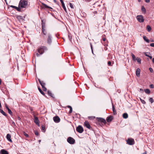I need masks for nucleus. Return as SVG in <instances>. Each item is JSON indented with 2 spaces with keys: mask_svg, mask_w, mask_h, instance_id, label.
I'll use <instances>...</instances> for the list:
<instances>
[{
  "mask_svg": "<svg viewBox=\"0 0 154 154\" xmlns=\"http://www.w3.org/2000/svg\"><path fill=\"white\" fill-rule=\"evenodd\" d=\"M8 112L9 114H11L12 113V112L11 110L9 109H8Z\"/></svg>",
  "mask_w": 154,
  "mask_h": 154,
  "instance_id": "f704fd0d",
  "label": "nucleus"
},
{
  "mask_svg": "<svg viewBox=\"0 0 154 154\" xmlns=\"http://www.w3.org/2000/svg\"><path fill=\"white\" fill-rule=\"evenodd\" d=\"M60 2H61V4H63V3H64V2H63V1L62 0H60Z\"/></svg>",
  "mask_w": 154,
  "mask_h": 154,
  "instance_id": "09e8293b",
  "label": "nucleus"
},
{
  "mask_svg": "<svg viewBox=\"0 0 154 154\" xmlns=\"http://www.w3.org/2000/svg\"><path fill=\"white\" fill-rule=\"evenodd\" d=\"M145 2L147 3H149L150 2V0H145Z\"/></svg>",
  "mask_w": 154,
  "mask_h": 154,
  "instance_id": "a18cd8bd",
  "label": "nucleus"
},
{
  "mask_svg": "<svg viewBox=\"0 0 154 154\" xmlns=\"http://www.w3.org/2000/svg\"><path fill=\"white\" fill-rule=\"evenodd\" d=\"M131 55L132 56L133 60L134 61H135L136 60V58L135 55L132 53H131Z\"/></svg>",
  "mask_w": 154,
  "mask_h": 154,
  "instance_id": "dca6fc26",
  "label": "nucleus"
},
{
  "mask_svg": "<svg viewBox=\"0 0 154 154\" xmlns=\"http://www.w3.org/2000/svg\"><path fill=\"white\" fill-rule=\"evenodd\" d=\"M48 94L50 96H51V97H53V95L52 94V93L50 91H48Z\"/></svg>",
  "mask_w": 154,
  "mask_h": 154,
  "instance_id": "7c9ffc66",
  "label": "nucleus"
},
{
  "mask_svg": "<svg viewBox=\"0 0 154 154\" xmlns=\"http://www.w3.org/2000/svg\"><path fill=\"white\" fill-rule=\"evenodd\" d=\"M14 122H13V123L14 124Z\"/></svg>",
  "mask_w": 154,
  "mask_h": 154,
  "instance_id": "0e129e2a",
  "label": "nucleus"
},
{
  "mask_svg": "<svg viewBox=\"0 0 154 154\" xmlns=\"http://www.w3.org/2000/svg\"><path fill=\"white\" fill-rule=\"evenodd\" d=\"M67 141L69 143L71 144H73L75 142V140L70 137H69L68 138Z\"/></svg>",
  "mask_w": 154,
  "mask_h": 154,
  "instance_id": "20e7f679",
  "label": "nucleus"
},
{
  "mask_svg": "<svg viewBox=\"0 0 154 154\" xmlns=\"http://www.w3.org/2000/svg\"><path fill=\"white\" fill-rule=\"evenodd\" d=\"M127 143L130 145H132L134 144V140L132 139H128L127 140Z\"/></svg>",
  "mask_w": 154,
  "mask_h": 154,
  "instance_id": "39448f33",
  "label": "nucleus"
},
{
  "mask_svg": "<svg viewBox=\"0 0 154 154\" xmlns=\"http://www.w3.org/2000/svg\"><path fill=\"white\" fill-rule=\"evenodd\" d=\"M1 153L2 154H8V152L4 149H2L1 150Z\"/></svg>",
  "mask_w": 154,
  "mask_h": 154,
  "instance_id": "2eb2a0df",
  "label": "nucleus"
},
{
  "mask_svg": "<svg viewBox=\"0 0 154 154\" xmlns=\"http://www.w3.org/2000/svg\"><path fill=\"white\" fill-rule=\"evenodd\" d=\"M6 108L8 110V109H9L8 107L6 105Z\"/></svg>",
  "mask_w": 154,
  "mask_h": 154,
  "instance_id": "6e6d98bb",
  "label": "nucleus"
},
{
  "mask_svg": "<svg viewBox=\"0 0 154 154\" xmlns=\"http://www.w3.org/2000/svg\"><path fill=\"white\" fill-rule=\"evenodd\" d=\"M70 110L69 111V113H71L72 112V107H71V108L70 109Z\"/></svg>",
  "mask_w": 154,
  "mask_h": 154,
  "instance_id": "4c0bfd02",
  "label": "nucleus"
},
{
  "mask_svg": "<svg viewBox=\"0 0 154 154\" xmlns=\"http://www.w3.org/2000/svg\"><path fill=\"white\" fill-rule=\"evenodd\" d=\"M145 92L147 94H149L150 93V91L148 89H146L144 90Z\"/></svg>",
  "mask_w": 154,
  "mask_h": 154,
  "instance_id": "aec40b11",
  "label": "nucleus"
},
{
  "mask_svg": "<svg viewBox=\"0 0 154 154\" xmlns=\"http://www.w3.org/2000/svg\"><path fill=\"white\" fill-rule=\"evenodd\" d=\"M136 60H137V62L139 63H141V59L140 58H139L138 57H137L136 58Z\"/></svg>",
  "mask_w": 154,
  "mask_h": 154,
  "instance_id": "412c9836",
  "label": "nucleus"
},
{
  "mask_svg": "<svg viewBox=\"0 0 154 154\" xmlns=\"http://www.w3.org/2000/svg\"><path fill=\"white\" fill-rule=\"evenodd\" d=\"M38 89L40 92L43 95H44V94L43 92L41 90V89L39 88H38Z\"/></svg>",
  "mask_w": 154,
  "mask_h": 154,
  "instance_id": "c756f323",
  "label": "nucleus"
},
{
  "mask_svg": "<svg viewBox=\"0 0 154 154\" xmlns=\"http://www.w3.org/2000/svg\"><path fill=\"white\" fill-rule=\"evenodd\" d=\"M43 88V89L45 91H46L47 90L46 88L44 87H43V88Z\"/></svg>",
  "mask_w": 154,
  "mask_h": 154,
  "instance_id": "c03bdc74",
  "label": "nucleus"
},
{
  "mask_svg": "<svg viewBox=\"0 0 154 154\" xmlns=\"http://www.w3.org/2000/svg\"><path fill=\"white\" fill-rule=\"evenodd\" d=\"M141 10L143 12H144V13H146V10L144 7L143 6H142Z\"/></svg>",
  "mask_w": 154,
  "mask_h": 154,
  "instance_id": "5701e85b",
  "label": "nucleus"
},
{
  "mask_svg": "<svg viewBox=\"0 0 154 154\" xmlns=\"http://www.w3.org/2000/svg\"><path fill=\"white\" fill-rule=\"evenodd\" d=\"M148 57H149L151 59H152V57L151 56H149Z\"/></svg>",
  "mask_w": 154,
  "mask_h": 154,
  "instance_id": "864d4df0",
  "label": "nucleus"
},
{
  "mask_svg": "<svg viewBox=\"0 0 154 154\" xmlns=\"http://www.w3.org/2000/svg\"><path fill=\"white\" fill-rule=\"evenodd\" d=\"M36 55H37V56H39V54H38V53H37V54H36Z\"/></svg>",
  "mask_w": 154,
  "mask_h": 154,
  "instance_id": "680f3d73",
  "label": "nucleus"
},
{
  "mask_svg": "<svg viewBox=\"0 0 154 154\" xmlns=\"http://www.w3.org/2000/svg\"><path fill=\"white\" fill-rule=\"evenodd\" d=\"M42 31L43 33H44V34L45 35H46L45 31V29L43 28V27L42 26Z\"/></svg>",
  "mask_w": 154,
  "mask_h": 154,
  "instance_id": "2f4dec72",
  "label": "nucleus"
},
{
  "mask_svg": "<svg viewBox=\"0 0 154 154\" xmlns=\"http://www.w3.org/2000/svg\"><path fill=\"white\" fill-rule=\"evenodd\" d=\"M11 7H12L13 8H17V7H16V6H13V5H11Z\"/></svg>",
  "mask_w": 154,
  "mask_h": 154,
  "instance_id": "49530a36",
  "label": "nucleus"
},
{
  "mask_svg": "<svg viewBox=\"0 0 154 154\" xmlns=\"http://www.w3.org/2000/svg\"><path fill=\"white\" fill-rule=\"evenodd\" d=\"M35 134L36 135H38V132L37 131H35Z\"/></svg>",
  "mask_w": 154,
  "mask_h": 154,
  "instance_id": "79ce46f5",
  "label": "nucleus"
},
{
  "mask_svg": "<svg viewBox=\"0 0 154 154\" xmlns=\"http://www.w3.org/2000/svg\"><path fill=\"white\" fill-rule=\"evenodd\" d=\"M84 125L87 128L89 129L90 128L91 126L88 122L85 121L84 123Z\"/></svg>",
  "mask_w": 154,
  "mask_h": 154,
  "instance_id": "ddd939ff",
  "label": "nucleus"
},
{
  "mask_svg": "<svg viewBox=\"0 0 154 154\" xmlns=\"http://www.w3.org/2000/svg\"><path fill=\"white\" fill-rule=\"evenodd\" d=\"M112 109H113V112L114 114H116V110H115L113 106L112 107Z\"/></svg>",
  "mask_w": 154,
  "mask_h": 154,
  "instance_id": "473e14b6",
  "label": "nucleus"
},
{
  "mask_svg": "<svg viewBox=\"0 0 154 154\" xmlns=\"http://www.w3.org/2000/svg\"><path fill=\"white\" fill-rule=\"evenodd\" d=\"M128 116V115L127 113H124L123 115V117L124 119H127Z\"/></svg>",
  "mask_w": 154,
  "mask_h": 154,
  "instance_id": "a211bd4d",
  "label": "nucleus"
},
{
  "mask_svg": "<svg viewBox=\"0 0 154 154\" xmlns=\"http://www.w3.org/2000/svg\"><path fill=\"white\" fill-rule=\"evenodd\" d=\"M91 50H92V52L93 53V49H92V45H91Z\"/></svg>",
  "mask_w": 154,
  "mask_h": 154,
  "instance_id": "8fccbe9b",
  "label": "nucleus"
},
{
  "mask_svg": "<svg viewBox=\"0 0 154 154\" xmlns=\"http://www.w3.org/2000/svg\"><path fill=\"white\" fill-rule=\"evenodd\" d=\"M140 91H142V92H143V89H142L140 88Z\"/></svg>",
  "mask_w": 154,
  "mask_h": 154,
  "instance_id": "13d9d810",
  "label": "nucleus"
},
{
  "mask_svg": "<svg viewBox=\"0 0 154 154\" xmlns=\"http://www.w3.org/2000/svg\"><path fill=\"white\" fill-rule=\"evenodd\" d=\"M111 63L110 61H109L108 63V64L109 66L111 65Z\"/></svg>",
  "mask_w": 154,
  "mask_h": 154,
  "instance_id": "ea45409f",
  "label": "nucleus"
},
{
  "mask_svg": "<svg viewBox=\"0 0 154 154\" xmlns=\"http://www.w3.org/2000/svg\"><path fill=\"white\" fill-rule=\"evenodd\" d=\"M69 5L70 7L72 8H73V6L72 5V3H69Z\"/></svg>",
  "mask_w": 154,
  "mask_h": 154,
  "instance_id": "72a5a7b5",
  "label": "nucleus"
},
{
  "mask_svg": "<svg viewBox=\"0 0 154 154\" xmlns=\"http://www.w3.org/2000/svg\"><path fill=\"white\" fill-rule=\"evenodd\" d=\"M67 107L69 108L70 109L71 108V107H72L70 106H68Z\"/></svg>",
  "mask_w": 154,
  "mask_h": 154,
  "instance_id": "4d7b16f0",
  "label": "nucleus"
},
{
  "mask_svg": "<svg viewBox=\"0 0 154 154\" xmlns=\"http://www.w3.org/2000/svg\"><path fill=\"white\" fill-rule=\"evenodd\" d=\"M143 38L144 40L147 42L149 43V40L148 39H147V37L145 36H143Z\"/></svg>",
  "mask_w": 154,
  "mask_h": 154,
  "instance_id": "f3484780",
  "label": "nucleus"
},
{
  "mask_svg": "<svg viewBox=\"0 0 154 154\" xmlns=\"http://www.w3.org/2000/svg\"><path fill=\"white\" fill-rule=\"evenodd\" d=\"M34 122L36 124L39 125V121L38 118L35 116L34 117Z\"/></svg>",
  "mask_w": 154,
  "mask_h": 154,
  "instance_id": "9b49d317",
  "label": "nucleus"
},
{
  "mask_svg": "<svg viewBox=\"0 0 154 154\" xmlns=\"http://www.w3.org/2000/svg\"><path fill=\"white\" fill-rule=\"evenodd\" d=\"M51 36L50 34H49L48 38L47 39V42L48 44H50L51 43Z\"/></svg>",
  "mask_w": 154,
  "mask_h": 154,
  "instance_id": "6e6552de",
  "label": "nucleus"
},
{
  "mask_svg": "<svg viewBox=\"0 0 154 154\" xmlns=\"http://www.w3.org/2000/svg\"><path fill=\"white\" fill-rule=\"evenodd\" d=\"M28 5L27 2L26 0H20L19 4V7L21 8H25Z\"/></svg>",
  "mask_w": 154,
  "mask_h": 154,
  "instance_id": "f257e3e1",
  "label": "nucleus"
},
{
  "mask_svg": "<svg viewBox=\"0 0 154 154\" xmlns=\"http://www.w3.org/2000/svg\"><path fill=\"white\" fill-rule=\"evenodd\" d=\"M42 5H43L44 7H45V8H50L51 9L52 8H51L47 6L46 4H45L44 3H42Z\"/></svg>",
  "mask_w": 154,
  "mask_h": 154,
  "instance_id": "4be33fe9",
  "label": "nucleus"
},
{
  "mask_svg": "<svg viewBox=\"0 0 154 154\" xmlns=\"http://www.w3.org/2000/svg\"><path fill=\"white\" fill-rule=\"evenodd\" d=\"M148 53H145L144 54L145 56L147 57H148L149 56V55H148L147 54Z\"/></svg>",
  "mask_w": 154,
  "mask_h": 154,
  "instance_id": "37998d69",
  "label": "nucleus"
},
{
  "mask_svg": "<svg viewBox=\"0 0 154 154\" xmlns=\"http://www.w3.org/2000/svg\"><path fill=\"white\" fill-rule=\"evenodd\" d=\"M76 130L79 133H82L83 131V129L81 126L79 125L77 128Z\"/></svg>",
  "mask_w": 154,
  "mask_h": 154,
  "instance_id": "423d86ee",
  "label": "nucleus"
},
{
  "mask_svg": "<svg viewBox=\"0 0 154 154\" xmlns=\"http://www.w3.org/2000/svg\"><path fill=\"white\" fill-rule=\"evenodd\" d=\"M14 122H13V123L14 124Z\"/></svg>",
  "mask_w": 154,
  "mask_h": 154,
  "instance_id": "69168bd1",
  "label": "nucleus"
},
{
  "mask_svg": "<svg viewBox=\"0 0 154 154\" xmlns=\"http://www.w3.org/2000/svg\"><path fill=\"white\" fill-rule=\"evenodd\" d=\"M138 1L139 2H141V0H138Z\"/></svg>",
  "mask_w": 154,
  "mask_h": 154,
  "instance_id": "e2e57ef3",
  "label": "nucleus"
},
{
  "mask_svg": "<svg viewBox=\"0 0 154 154\" xmlns=\"http://www.w3.org/2000/svg\"><path fill=\"white\" fill-rule=\"evenodd\" d=\"M149 101L152 103L154 102V100L152 97H150L149 99Z\"/></svg>",
  "mask_w": 154,
  "mask_h": 154,
  "instance_id": "cd10ccee",
  "label": "nucleus"
},
{
  "mask_svg": "<svg viewBox=\"0 0 154 154\" xmlns=\"http://www.w3.org/2000/svg\"><path fill=\"white\" fill-rule=\"evenodd\" d=\"M140 99L141 101V102L143 104H145L146 103V102L144 100L141 99L140 98Z\"/></svg>",
  "mask_w": 154,
  "mask_h": 154,
  "instance_id": "c85d7f7f",
  "label": "nucleus"
},
{
  "mask_svg": "<svg viewBox=\"0 0 154 154\" xmlns=\"http://www.w3.org/2000/svg\"><path fill=\"white\" fill-rule=\"evenodd\" d=\"M1 82H2L1 80V79H0V84H1Z\"/></svg>",
  "mask_w": 154,
  "mask_h": 154,
  "instance_id": "052dcab7",
  "label": "nucleus"
},
{
  "mask_svg": "<svg viewBox=\"0 0 154 154\" xmlns=\"http://www.w3.org/2000/svg\"><path fill=\"white\" fill-rule=\"evenodd\" d=\"M142 154H147V152L146 151H145Z\"/></svg>",
  "mask_w": 154,
  "mask_h": 154,
  "instance_id": "5fc2aeb1",
  "label": "nucleus"
},
{
  "mask_svg": "<svg viewBox=\"0 0 154 154\" xmlns=\"http://www.w3.org/2000/svg\"><path fill=\"white\" fill-rule=\"evenodd\" d=\"M103 41H105L106 40V38H103Z\"/></svg>",
  "mask_w": 154,
  "mask_h": 154,
  "instance_id": "3c124183",
  "label": "nucleus"
},
{
  "mask_svg": "<svg viewBox=\"0 0 154 154\" xmlns=\"http://www.w3.org/2000/svg\"><path fill=\"white\" fill-rule=\"evenodd\" d=\"M47 48L45 46L42 47L38 49V53L41 54H42L45 51L47 50Z\"/></svg>",
  "mask_w": 154,
  "mask_h": 154,
  "instance_id": "f03ea898",
  "label": "nucleus"
},
{
  "mask_svg": "<svg viewBox=\"0 0 154 154\" xmlns=\"http://www.w3.org/2000/svg\"><path fill=\"white\" fill-rule=\"evenodd\" d=\"M0 112L4 115L5 116H6V114L5 113L2 109H0Z\"/></svg>",
  "mask_w": 154,
  "mask_h": 154,
  "instance_id": "393cba45",
  "label": "nucleus"
},
{
  "mask_svg": "<svg viewBox=\"0 0 154 154\" xmlns=\"http://www.w3.org/2000/svg\"><path fill=\"white\" fill-rule=\"evenodd\" d=\"M140 70L139 68H137L136 71V75L137 77H139L140 75Z\"/></svg>",
  "mask_w": 154,
  "mask_h": 154,
  "instance_id": "f8f14e48",
  "label": "nucleus"
},
{
  "mask_svg": "<svg viewBox=\"0 0 154 154\" xmlns=\"http://www.w3.org/2000/svg\"><path fill=\"white\" fill-rule=\"evenodd\" d=\"M136 18L137 20L140 23H143L144 21L143 17L142 15H137L136 17Z\"/></svg>",
  "mask_w": 154,
  "mask_h": 154,
  "instance_id": "7ed1b4c3",
  "label": "nucleus"
},
{
  "mask_svg": "<svg viewBox=\"0 0 154 154\" xmlns=\"http://www.w3.org/2000/svg\"><path fill=\"white\" fill-rule=\"evenodd\" d=\"M39 82L40 84L42 85V88H43V87H44L45 83H44L42 82H41L40 80H39Z\"/></svg>",
  "mask_w": 154,
  "mask_h": 154,
  "instance_id": "b1692460",
  "label": "nucleus"
},
{
  "mask_svg": "<svg viewBox=\"0 0 154 154\" xmlns=\"http://www.w3.org/2000/svg\"><path fill=\"white\" fill-rule=\"evenodd\" d=\"M18 19H20L21 18V16H19L17 17Z\"/></svg>",
  "mask_w": 154,
  "mask_h": 154,
  "instance_id": "603ef678",
  "label": "nucleus"
},
{
  "mask_svg": "<svg viewBox=\"0 0 154 154\" xmlns=\"http://www.w3.org/2000/svg\"><path fill=\"white\" fill-rule=\"evenodd\" d=\"M149 71H150V72H153V70L151 68H149Z\"/></svg>",
  "mask_w": 154,
  "mask_h": 154,
  "instance_id": "c9c22d12",
  "label": "nucleus"
},
{
  "mask_svg": "<svg viewBox=\"0 0 154 154\" xmlns=\"http://www.w3.org/2000/svg\"><path fill=\"white\" fill-rule=\"evenodd\" d=\"M88 118L90 120H93L95 118V116H89Z\"/></svg>",
  "mask_w": 154,
  "mask_h": 154,
  "instance_id": "bb28decb",
  "label": "nucleus"
},
{
  "mask_svg": "<svg viewBox=\"0 0 154 154\" xmlns=\"http://www.w3.org/2000/svg\"><path fill=\"white\" fill-rule=\"evenodd\" d=\"M62 5L63 8L64 10L66 12V9L65 7L64 4L63 3V4H62Z\"/></svg>",
  "mask_w": 154,
  "mask_h": 154,
  "instance_id": "a878e982",
  "label": "nucleus"
},
{
  "mask_svg": "<svg viewBox=\"0 0 154 154\" xmlns=\"http://www.w3.org/2000/svg\"><path fill=\"white\" fill-rule=\"evenodd\" d=\"M150 46L151 47H154V43H152L150 44Z\"/></svg>",
  "mask_w": 154,
  "mask_h": 154,
  "instance_id": "58836bf2",
  "label": "nucleus"
},
{
  "mask_svg": "<svg viewBox=\"0 0 154 154\" xmlns=\"http://www.w3.org/2000/svg\"><path fill=\"white\" fill-rule=\"evenodd\" d=\"M146 28L148 32H150L151 30V28L149 25H147L146 26Z\"/></svg>",
  "mask_w": 154,
  "mask_h": 154,
  "instance_id": "6ab92c4d",
  "label": "nucleus"
},
{
  "mask_svg": "<svg viewBox=\"0 0 154 154\" xmlns=\"http://www.w3.org/2000/svg\"><path fill=\"white\" fill-rule=\"evenodd\" d=\"M96 119H97L98 121L99 122L103 123L105 124L106 123V121L105 120L102 118L97 117Z\"/></svg>",
  "mask_w": 154,
  "mask_h": 154,
  "instance_id": "0eeeda50",
  "label": "nucleus"
},
{
  "mask_svg": "<svg viewBox=\"0 0 154 154\" xmlns=\"http://www.w3.org/2000/svg\"><path fill=\"white\" fill-rule=\"evenodd\" d=\"M150 87L151 88H154V86H153V85L152 84H151V85H150Z\"/></svg>",
  "mask_w": 154,
  "mask_h": 154,
  "instance_id": "a19ab883",
  "label": "nucleus"
},
{
  "mask_svg": "<svg viewBox=\"0 0 154 154\" xmlns=\"http://www.w3.org/2000/svg\"><path fill=\"white\" fill-rule=\"evenodd\" d=\"M6 138L10 142H12V141L11 139V135L9 134L7 135Z\"/></svg>",
  "mask_w": 154,
  "mask_h": 154,
  "instance_id": "9d476101",
  "label": "nucleus"
},
{
  "mask_svg": "<svg viewBox=\"0 0 154 154\" xmlns=\"http://www.w3.org/2000/svg\"><path fill=\"white\" fill-rule=\"evenodd\" d=\"M24 135L26 137H28V134H26L25 132H24Z\"/></svg>",
  "mask_w": 154,
  "mask_h": 154,
  "instance_id": "e433bc0d",
  "label": "nucleus"
},
{
  "mask_svg": "<svg viewBox=\"0 0 154 154\" xmlns=\"http://www.w3.org/2000/svg\"><path fill=\"white\" fill-rule=\"evenodd\" d=\"M53 120L54 121L56 122H59L60 121V119L57 116L54 117L53 118Z\"/></svg>",
  "mask_w": 154,
  "mask_h": 154,
  "instance_id": "1a4fd4ad",
  "label": "nucleus"
},
{
  "mask_svg": "<svg viewBox=\"0 0 154 154\" xmlns=\"http://www.w3.org/2000/svg\"><path fill=\"white\" fill-rule=\"evenodd\" d=\"M152 61L153 63H154V58H153L152 59Z\"/></svg>",
  "mask_w": 154,
  "mask_h": 154,
  "instance_id": "bf43d9fd",
  "label": "nucleus"
},
{
  "mask_svg": "<svg viewBox=\"0 0 154 154\" xmlns=\"http://www.w3.org/2000/svg\"><path fill=\"white\" fill-rule=\"evenodd\" d=\"M112 119L113 117L112 116L107 117L106 118V121L108 122H109L112 121Z\"/></svg>",
  "mask_w": 154,
  "mask_h": 154,
  "instance_id": "4468645a",
  "label": "nucleus"
},
{
  "mask_svg": "<svg viewBox=\"0 0 154 154\" xmlns=\"http://www.w3.org/2000/svg\"><path fill=\"white\" fill-rule=\"evenodd\" d=\"M42 130H44V129H45V126H42Z\"/></svg>",
  "mask_w": 154,
  "mask_h": 154,
  "instance_id": "de8ad7c7",
  "label": "nucleus"
}]
</instances>
